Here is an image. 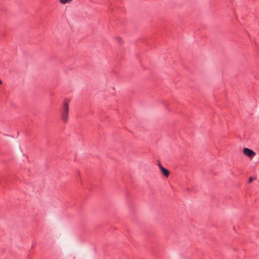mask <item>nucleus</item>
<instances>
[{
    "mask_svg": "<svg viewBox=\"0 0 259 259\" xmlns=\"http://www.w3.org/2000/svg\"><path fill=\"white\" fill-rule=\"evenodd\" d=\"M68 100H64L62 113V118L64 122H67L68 121Z\"/></svg>",
    "mask_w": 259,
    "mask_h": 259,
    "instance_id": "1",
    "label": "nucleus"
},
{
    "mask_svg": "<svg viewBox=\"0 0 259 259\" xmlns=\"http://www.w3.org/2000/svg\"><path fill=\"white\" fill-rule=\"evenodd\" d=\"M243 152L245 155L248 156L250 158H253L255 155V153L253 150L247 148H244Z\"/></svg>",
    "mask_w": 259,
    "mask_h": 259,
    "instance_id": "2",
    "label": "nucleus"
},
{
    "mask_svg": "<svg viewBox=\"0 0 259 259\" xmlns=\"http://www.w3.org/2000/svg\"><path fill=\"white\" fill-rule=\"evenodd\" d=\"M159 168L161 170L162 174L166 177L167 178L169 176V171L167 169L162 167L160 164H159Z\"/></svg>",
    "mask_w": 259,
    "mask_h": 259,
    "instance_id": "3",
    "label": "nucleus"
},
{
    "mask_svg": "<svg viewBox=\"0 0 259 259\" xmlns=\"http://www.w3.org/2000/svg\"><path fill=\"white\" fill-rule=\"evenodd\" d=\"M72 0H59L61 4L64 5L70 3Z\"/></svg>",
    "mask_w": 259,
    "mask_h": 259,
    "instance_id": "4",
    "label": "nucleus"
},
{
    "mask_svg": "<svg viewBox=\"0 0 259 259\" xmlns=\"http://www.w3.org/2000/svg\"><path fill=\"white\" fill-rule=\"evenodd\" d=\"M252 181V178H250L249 179V182L250 183Z\"/></svg>",
    "mask_w": 259,
    "mask_h": 259,
    "instance_id": "5",
    "label": "nucleus"
},
{
    "mask_svg": "<svg viewBox=\"0 0 259 259\" xmlns=\"http://www.w3.org/2000/svg\"><path fill=\"white\" fill-rule=\"evenodd\" d=\"M120 40H121V38H118V41H119V42H120Z\"/></svg>",
    "mask_w": 259,
    "mask_h": 259,
    "instance_id": "6",
    "label": "nucleus"
},
{
    "mask_svg": "<svg viewBox=\"0 0 259 259\" xmlns=\"http://www.w3.org/2000/svg\"><path fill=\"white\" fill-rule=\"evenodd\" d=\"M1 83H2V81H1V80L0 79V84H1Z\"/></svg>",
    "mask_w": 259,
    "mask_h": 259,
    "instance_id": "7",
    "label": "nucleus"
}]
</instances>
